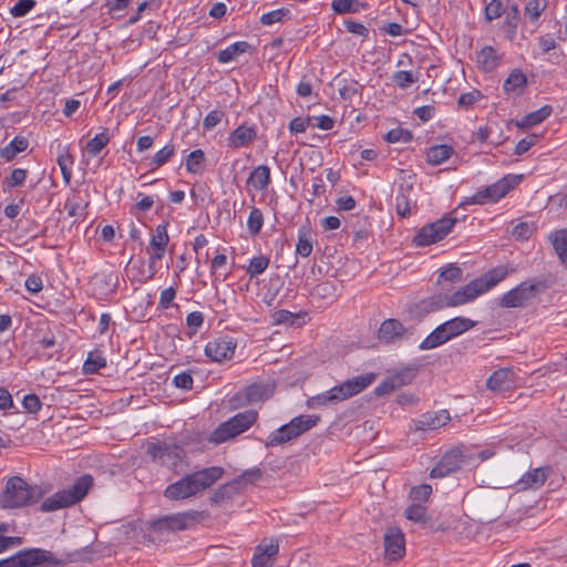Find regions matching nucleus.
I'll return each mask as SVG.
<instances>
[{
    "label": "nucleus",
    "mask_w": 567,
    "mask_h": 567,
    "mask_svg": "<svg viewBox=\"0 0 567 567\" xmlns=\"http://www.w3.org/2000/svg\"><path fill=\"white\" fill-rule=\"evenodd\" d=\"M235 430L231 429L228 421L221 423L209 436V441L215 444H220L229 439L237 436Z\"/></svg>",
    "instance_id": "c9c22d12"
},
{
    "label": "nucleus",
    "mask_w": 567,
    "mask_h": 567,
    "mask_svg": "<svg viewBox=\"0 0 567 567\" xmlns=\"http://www.w3.org/2000/svg\"><path fill=\"white\" fill-rule=\"evenodd\" d=\"M406 382L404 380L403 375H393L388 378L385 381H383L381 384H379L374 392L378 395H384L392 393L395 389L404 385Z\"/></svg>",
    "instance_id": "f704fd0d"
},
{
    "label": "nucleus",
    "mask_w": 567,
    "mask_h": 567,
    "mask_svg": "<svg viewBox=\"0 0 567 567\" xmlns=\"http://www.w3.org/2000/svg\"><path fill=\"white\" fill-rule=\"evenodd\" d=\"M176 297V291L173 287L166 288L162 291L158 306L162 309H167Z\"/></svg>",
    "instance_id": "0e129e2a"
},
{
    "label": "nucleus",
    "mask_w": 567,
    "mask_h": 567,
    "mask_svg": "<svg viewBox=\"0 0 567 567\" xmlns=\"http://www.w3.org/2000/svg\"><path fill=\"white\" fill-rule=\"evenodd\" d=\"M278 542L276 539H264L256 548L259 553L272 558L278 554Z\"/></svg>",
    "instance_id": "8fccbe9b"
},
{
    "label": "nucleus",
    "mask_w": 567,
    "mask_h": 567,
    "mask_svg": "<svg viewBox=\"0 0 567 567\" xmlns=\"http://www.w3.org/2000/svg\"><path fill=\"white\" fill-rule=\"evenodd\" d=\"M476 465L473 454L464 453L461 450H452L443 455L441 461L432 468V477H444L457 470L468 468Z\"/></svg>",
    "instance_id": "6e6552de"
},
{
    "label": "nucleus",
    "mask_w": 567,
    "mask_h": 567,
    "mask_svg": "<svg viewBox=\"0 0 567 567\" xmlns=\"http://www.w3.org/2000/svg\"><path fill=\"white\" fill-rule=\"evenodd\" d=\"M27 178V171L22 168H16L12 171L10 177L7 178L6 183L10 188L21 186Z\"/></svg>",
    "instance_id": "5fc2aeb1"
},
{
    "label": "nucleus",
    "mask_w": 567,
    "mask_h": 567,
    "mask_svg": "<svg viewBox=\"0 0 567 567\" xmlns=\"http://www.w3.org/2000/svg\"><path fill=\"white\" fill-rule=\"evenodd\" d=\"M205 154L202 150H195L186 157L185 167L192 174H199L203 168Z\"/></svg>",
    "instance_id": "e433bc0d"
},
{
    "label": "nucleus",
    "mask_w": 567,
    "mask_h": 567,
    "mask_svg": "<svg viewBox=\"0 0 567 567\" xmlns=\"http://www.w3.org/2000/svg\"><path fill=\"white\" fill-rule=\"evenodd\" d=\"M507 275L508 270L506 267H496L487 271L482 277L476 278V280L483 285V287H481L483 292H486L502 281Z\"/></svg>",
    "instance_id": "393cba45"
},
{
    "label": "nucleus",
    "mask_w": 567,
    "mask_h": 567,
    "mask_svg": "<svg viewBox=\"0 0 567 567\" xmlns=\"http://www.w3.org/2000/svg\"><path fill=\"white\" fill-rule=\"evenodd\" d=\"M35 6L34 0H19L12 8L11 13L14 17H23Z\"/></svg>",
    "instance_id": "603ef678"
},
{
    "label": "nucleus",
    "mask_w": 567,
    "mask_h": 567,
    "mask_svg": "<svg viewBox=\"0 0 567 567\" xmlns=\"http://www.w3.org/2000/svg\"><path fill=\"white\" fill-rule=\"evenodd\" d=\"M375 380V374L370 372L357 375L352 379L346 380L341 384L331 388L320 394L311 396L307 401V406L315 409L328 404H333L347 400L370 386Z\"/></svg>",
    "instance_id": "f03ea898"
},
{
    "label": "nucleus",
    "mask_w": 567,
    "mask_h": 567,
    "mask_svg": "<svg viewBox=\"0 0 567 567\" xmlns=\"http://www.w3.org/2000/svg\"><path fill=\"white\" fill-rule=\"evenodd\" d=\"M236 343H234L233 340L216 339L206 344L205 353L212 360L221 362L233 358Z\"/></svg>",
    "instance_id": "dca6fc26"
},
{
    "label": "nucleus",
    "mask_w": 567,
    "mask_h": 567,
    "mask_svg": "<svg viewBox=\"0 0 567 567\" xmlns=\"http://www.w3.org/2000/svg\"><path fill=\"white\" fill-rule=\"evenodd\" d=\"M169 237L164 225H158L151 238L150 245L146 249L148 254V269L150 275L147 279H152L156 274V262L161 260L166 251Z\"/></svg>",
    "instance_id": "9d476101"
},
{
    "label": "nucleus",
    "mask_w": 567,
    "mask_h": 567,
    "mask_svg": "<svg viewBox=\"0 0 567 567\" xmlns=\"http://www.w3.org/2000/svg\"><path fill=\"white\" fill-rule=\"evenodd\" d=\"M475 322L468 318L456 317L435 328L421 343V350H431L444 344L449 340L468 331Z\"/></svg>",
    "instance_id": "20e7f679"
},
{
    "label": "nucleus",
    "mask_w": 567,
    "mask_h": 567,
    "mask_svg": "<svg viewBox=\"0 0 567 567\" xmlns=\"http://www.w3.org/2000/svg\"><path fill=\"white\" fill-rule=\"evenodd\" d=\"M549 239L560 262L567 268V230H557L549 235Z\"/></svg>",
    "instance_id": "a878e982"
},
{
    "label": "nucleus",
    "mask_w": 567,
    "mask_h": 567,
    "mask_svg": "<svg viewBox=\"0 0 567 567\" xmlns=\"http://www.w3.org/2000/svg\"><path fill=\"white\" fill-rule=\"evenodd\" d=\"M520 178L522 176L519 175H507L486 188L478 190L472 197H468L466 203L478 205H483L488 202L495 203L504 197L511 189L516 187L520 182Z\"/></svg>",
    "instance_id": "0eeeda50"
},
{
    "label": "nucleus",
    "mask_w": 567,
    "mask_h": 567,
    "mask_svg": "<svg viewBox=\"0 0 567 567\" xmlns=\"http://www.w3.org/2000/svg\"><path fill=\"white\" fill-rule=\"evenodd\" d=\"M359 2L357 0H333L331 7L337 13L355 12Z\"/></svg>",
    "instance_id": "a18cd8bd"
},
{
    "label": "nucleus",
    "mask_w": 567,
    "mask_h": 567,
    "mask_svg": "<svg viewBox=\"0 0 567 567\" xmlns=\"http://www.w3.org/2000/svg\"><path fill=\"white\" fill-rule=\"evenodd\" d=\"M152 454L155 460L172 468H177L184 457V452L181 447L167 443L152 446Z\"/></svg>",
    "instance_id": "4468645a"
},
{
    "label": "nucleus",
    "mask_w": 567,
    "mask_h": 567,
    "mask_svg": "<svg viewBox=\"0 0 567 567\" xmlns=\"http://www.w3.org/2000/svg\"><path fill=\"white\" fill-rule=\"evenodd\" d=\"M92 484V477L84 475L80 477L71 487L62 489L48 497L41 504L42 512H53L80 502L87 493Z\"/></svg>",
    "instance_id": "39448f33"
},
{
    "label": "nucleus",
    "mask_w": 567,
    "mask_h": 567,
    "mask_svg": "<svg viewBox=\"0 0 567 567\" xmlns=\"http://www.w3.org/2000/svg\"><path fill=\"white\" fill-rule=\"evenodd\" d=\"M319 420L320 419L317 415L302 414L293 417L289 423L291 424V427L295 430L296 434L299 436L316 426Z\"/></svg>",
    "instance_id": "2f4dec72"
},
{
    "label": "nucleus",
    "mask_w": 567,
    "mask_h": 567,
    "mask_svg": "<svg viewBox=\"0 0 567 567\" xmlns=\"http://www.w3.org/2000/svg\"><path fill=\"white\" fill-rule=\"evenodd\" d=\"M539 290V285L524 281L517 287L507 291L501 299V305L506 308L523 307L526 302L532 300Z\"/></svg>",
    "instance_id": "9b49d317"
},
{
    "label": "nucleus",
    "mask_w": 567,
    "mask_h": 567,
    "mask_svg": "<svg viewBox=\"0 0 567 567\" xmlns=\"http://www.w3.org/2000/svg\"><path fill=\"white\" fill-rule=\"evenodd\" d=\"M249 49V43L246 41H239L230 44L226 49L219 51L218 61L220 63H228L236 60L240 54L245 53Z\"/></svg>",
    "instance_id": "c756f323"
},
{
    "label": "nucleus",
    "mask_w": 567,
    "mask_h": 567,
    "mask_svg": "<svg viewBox=\"0 0 567 567\" xmlns=\"http://www.w3.org/2000/svg\"><path fill=\"white\" fill-rule=\"evenodd\" d=\"M514 385V372L504 368L495 371L486 381L487 389L492 391H505Z\"/></svg>",
    "instance_id": "f3484780"
},
{
    "label": "nucleus",
    "mask_w": 567,
    "mask_h": 567,
    "mask_svg": "<svg viewBox=\"0 0 567 567\" xmlns=\"http://www.w3.org/2000/svg\"><path fill=\"white\" fill-rule=\"evenodd\" d=\"M257 420V412L254 410H247L238 413L228 420L233 430L238 435L248 430Z\"/></svg>",
    "instance_id": "5701e85b"
},
{
    "label": "nucleus",
    "mask_w": 567,
    "mask_h": 567,
    "mask_svg": "<svg viewBox=\"0 0 567 567\" xmlns=\"http://www.w3.org/2000/svg\"><path fill=\"white\" fill-rule=\"evenodd\" d=\"M270 392L269 384H254L246 388L243 395L248 403H257L268 399Z\"/></svg>",
    "instance_id": "7c9ffc66"
},
{
    "label": "nucleus",
    "mask_w": 567,
    "mask_h": 567,
    "mask_svg": "<svg viewBox=\"0 0 567 567\" xmlns=\"http://www.w3.org/2000/svg\"><path fill=\"white\" fill-rule=\"evenodd\" d=\"M477 64L483 71L489 72L497 68L499 56L492 47H484L477 54Z\"/></svg>",
    "instance_id": "bb28decb"
},
{
    "label": "nucleus",
    "mask_w": 567,
    "mask_h": 567,
    "mask_svg": "<svg viewBox=\"0 0 567 567\" xmlns=\"http://www.w3.org/2000/svg\"><path fill=\"white\" fill-rule=\"evenodd\" d=\"M455 218L444 217L424 226L414 237L416 246H427L442 240L453 228Z\"/></svg>",
    "instance_id": "1a4fd4ad"
},
{
    "label": "nucleus",
    "mask_w": 567,
    "mask_h": 567,
    "mask_svg": "<svg viewBox=\"0 0 567 567\" xmlns=\"http://www.w3.org/2000/svg\"><path fill=\"white\" fill-rule=\"evenodd\" d=\"M106 364L105 359L99 353H90L87 359L83 364V371L86 374H92L97 372L101 368H104Z\"/></svg>",
    "instance_id": "79ce46f5"
},
{
    "label": "nucleus",
    "mask_w": 567,
    "mask_h": 567,
    "mask_svg": "<svg viewBox=\"0 0 567 567\" xmlns=\"http://www.w3.org/2000/svg\"><path fill=\"white\" fill-rule=\"evenodd\" d=\"M270 182V169L266 165H259L250 173L247 184L255 190H265Z\"/></svg>",
    "instance_id": "4be33fe9"
},
{
    "label": "nucleus",
    "mask_w": 567,
    "mask_h": 567,
    "mask_svg": "<svg viewBox=\"0 0 567 567\" xmlns=\"http://www.w3.org/2000/svg\"><path fill=\"white\" fill-rule=\"evenodd\" d=\"M271 566H272V558L256 550V553L252 557V567H271Z\"/></svg>",
    "instance_id": "774afa93"
},
{
    "label": "nucleus",
    "mask_w": 567,
    "mask_h": 567,
    "mask_svg": "<svg viewBox=\"0 0 567 567\" xmlns=\"http://www.w3.org/2000/svg\"><path fill=\"white\" fill-rule=\"evenodd\" d=\"M298 437L295 430L291 427L290 423H287L282 426H280L278 430L271 432L268 437L266 445L267 446H277L280 444H284L286 442H289L293 439Z\"/></svg>",
    "instance_id": "b1692460"
},
{
    "label": "nucleus",
    "mask_w": 567,
    "mask_h": 567,
    "mask_svg": "<svg viewBox=\"0 0 567 567\" xmlns=\"http://www.w3.org/2000/svg\"><path fill=\"white\" fill-rule=\"evenodd\" d=\"M453 153L452 147L447 145H436L431 147L426 153V161L431 165H440L447 161Z\"/></svg>",
    "instance_id": "473e14b6"
},
{
    "label": "nucleus",
    "mask_w": 567,
    "mask_h": 567,
    "mask_svg": "<svg viewBox=\"0 0 567 567\" xmlns=\"http://www.w3.org/2000/svg\"><path fill=\"white\" fill-rule=\"evenodd\" d=\"M527 81L526 76L519 70H514L503 84V89L506 93L519 95L525 87Z\"/></svg>",
    "instance_id": "cd10ccee"
},
{
    "label": "nucleus",
    "mask_w": 567,
    "mask_h": 567,
    "mask_svg": "<svg viewBox=\"0 0 567 567\" xmlns=\"http://www.w3.org/2000/svg\"><path fill=\"white\" fill-rule=\"evenodd\" d=\"M289 11L287 9H277L270 12H267L261 16L260 22L265 25H271L274 23L280 22Z\"/></svg>",
    "instance_id": "de8ad7c7"
},
{
    "label": "nucleus",
    "mask_w": 567,
    "mask_h": 567,
    "mask_svg": "<svg viewBox=\"0 0 567 567\" xmlns=\"http://www.w3.org/2000/svg\"><path fill=\"white\" fill-rule=\"evenodd\" d=\"M21 559V567H32L37 565L55 566L60 561L52 555V553L33 548L18 553Z\"/></svg>",
    "instance_id": "2eb2a0df"
},
{
    "label": "nucleus",
    "mask_w": 567,
    "mask_h": 567,
    "mask_svg": "<svg viewBox=\"0 0 567 567\" xmlns=\"http://www.w3.org/2000/svg\"><path fill=\"white\" fill-rule=\"evenodd\" d=\"M385 558L398 560L405 553V539L402 530L398 527H390L384 534Z\"/></svg>",
    "instance_id": "ddd939ff"
},
{
    "label": "nucleus",
    "mask_w": 567,
    "mask_h": 567,
    "mask_svg": "<svg viewBox=\"0 0 567 567\" xmlns=\"http://www.w3.org/2000/svg\"><path fill=\"white\" fill-rule=\"evenodd\" d=\"M405 515L410 520L423 522L425 518V508L420 504H414L406 508Z\"/></svg>",
    "instance_id": "6e6d98bb"
},
{
    "label": "nucleus",
    "mask_w": 567,
    "mask_h": 567,
    "mask_svg": "<svg viewBox=\"0 0 567 567\" xmlns=\"http://www.w3.org/2000/svg\"><path fill=\"white\" fill-rule=\"evenodd\" d=\"M393 81L399 87L404 89L410 86L415 80L411 72L398 71L393 75Z\"/></svg>",
    "instance_id": "13d9d810"
},
{
    "label": "nucleus",
    "mask_w": 567,
    "mask_h": 567,
    "mask_svg": "<svg viewBox=\"0 0 567 567\" xmlns=\"http://www.w3.org/2000/svg\"><path fill=\"white\" fill-rule=\"evenodd\" d=\"M256 137V132L252 127L240 125L228 137V145L234 148H239L250 143Z\"/></svg>",
    "instance_id": "412c9836"
},
{
    "label": "nucleus",
    "mask_w": 567,
    "mask_h": 567,
    "mask_svg": "<svg viewBox=\"0 0 567 567\" xmlns=\"http://www.w3.org/2000/svg\"><path fill=\"white\" fill-rule=\"evenodd\" d=\"M221 117L223 113L219 111L209 112L203 121L204 128L212 130L221 121Z\"/></svg>",
    "instance_id": "338daca9"
},
{
    "label": "nucleus",
    "mask_w": 567,
    "mask_h": 567,
    "mask_svg": "<svg viewBox=\"0 0 567 567\" xmlns=\"http://www.w3.org/2000/svg\"><path fill=\"white\" fill-rule=\"evenodd\" d=\"M109 141V134L106 132H102L87 142L86 150L92 155H97L106 146Z\"/></svg>",
    "instance_id": "a19ab883"
},
{
    "label": "nucleus",
    "mask_w": 567,
    "mask_h": 567,
    "mask_svg": "<svg viewBox=\"0 0 567 567\" xmlns=\"http://www.w3.org/2000/svg\"><path fill=\"white\" fill-rule=\"evenodd\" d=\"M450 420V414L446 410H441L434 413H427L421 416L416 422V429L421 431L435 430L445 425Z\"/></svg>",
    "instance_id": "a211bd4d"
},
{
    "label": "nucleus",
    "mask_w": 567,
    "mask_h": 567,
    "mask_svg": "<svg viewBox=\"0 0 567 567\" xmlns=\"http://www.w3.org/2000/svg\"><path fill=\"white\" fill-rule=\"evenodd\" d=\"M194 522V516L188 513H177L164 516L152 523V528L156 532H178L189 527Z\"/></svg>",
    "instance_id": "f8f14e48"
},
{
    "label": "nucleus",
    "mask_w": 567,
    "mask_h": 567,
    "mask_svg": "<svg viewBox=\"0 0 567 567\" xmlns=\"http://www.w3.org/2000/svg\"><path fill=\"white\" fill-rule=\"evenodd\" d=\"M221 475L223 470L217 466L192 473L168 485L164 491V496L172 501L195 496L215 484Z\"/></svg>",
    "instance_id": "f257e3e1"
},
{
    "label": "nucleus",
    "mask_w": 567,
    "mask_h": 567,
    "mask_svg": "<svg viewBox=\"0 0 567 567\" xmlns=\"http://www.w3.org/2000/svg\"><path fill=\"white\" fill-rule=\"evenodd\" d=\"M312 120L311 126H316L323 131H329L333 127V120L328 115H319L310 117Z\"/></svg>",
    "instance_id": "680f3d73"
},
{
    "label": "nucleus",
    "mask_w": 567,
    "mask_h": 567,
    "mask_svg": "<svg viewBox=\"0 0 567 567\" xmlns=\"http://www.w3.org/2000/svg\"><path fill=\"white\" fill-rule=\"evenodd\" d=\"M264 225V215L260 209L252 208L250 210L248 220H247V227L250 234L257 235Z\"/></svg>",
    "instance_id": "37998d69"
},
{
    "label": "nucleus",
    "mask_w": 567,
    "mask_h": 567,
    "mask_svg": "<svg viewBox=\"0 0 567 567\" xmlns=\"http://www.w3.org/2000/svg\"><path fill=\"white\" fill-rule=\"evenodd\" d=\"M40 497V491L30 486L23 478L13 476L8 480L0 495L2 508H19L35 503Z\"/></svg>",
    "instance_id": "7ed1b4c3"
},
{
    "label": "nucleus",
    "mask_w": 567,
    "mask_h": 567,
    "mask_svg": "<svg viewBox=\"0 0 567 567\" xmlns=\"http://www.w3.org/2000/svg\"><path fill=\"white\" fill-rule=\"evenodd\" d=\"M58 165L62 172L63 179L66 184L70 183L72 177L71 167L73 165L72 155L65 150L58 156Z\"/></svg>",
    "instance_id": "58836bf2"
},
{
    "label": "nucleus",
    "mask_w": 567,
    "mask_h": 567,
    "mask_svg": "<svg viewBox=\"0 0 567 567\" xmlns=\"http://www.w3.org/2000/svg\"><path fill=\"white\" fill-rule=\"evenodd\" d=\"M440 277L449 281H461L462 270L460 267L450 266L441 272Z\"/></svg>",
    "instance_id": "69168bd1"
},
{
    "label": "nucleus",
    "mask_w": 567,
    "mask_h": 567,
    "mask_svg": "<svg viewBox=\"0 0 567 567\" xmlns=\"http://www.w3.org/2000/svg\"><path fill=\"white\" fill-rule=\"evenodd\" d=\"M551 113V107L549 105L542 106L537 111H534L526 116L518 123V126L527 127L533 126L536 124H539L544 120H546Z\"/></svg>",
    "instance_id": "72a5a7b5"
},
{
    "label": "nucleus",
    "mask_w": 567,
    "mask_h": 567,
    "mask_svg": "<svg viewBox=\"0 0 567 567\" xmlns=\"http://www.w3.org/2000/svg\"><path fill=\"white\" fill-rule=\"evenodd\" d=\"M482 284L477 282L476 279L472 280L466 286H463L453 293H437L429 299V308L431 310H439L443 308L458 307L467 302L473 301L478 296L483 295Z\"/></svg>",
    "instance_id": "423d86ee"
},
{
    "label": "nucleus",
    "mask_w": 567,
    "mask_h": 567,
    "mask_svg": "<svg viewBox=\"0 0 567 567\" xmlns=\"http://www.w3.org/2000/svg\"><path fill=\"white\" fill-rule=\"evenodd\" d=\"M405 333V329L401 322L394 319L385 320L379 329L380 340L389 343L394 341L396 338L402 337Z\"/></svg>",
    "instance_id": "aec40b11"
},
{
    "label": "nucleus",
    "mask_w": 567,
    "mask_h": 567,
    "mask_svg": "<svg viewBox=\"0 0 567 567\" xmlns=\"http://www.w3.org/2000/svg\"><path fill=\"white\" fill-rule=\"evenodd\" d=\"M548 476V470L547 468H534L529 472H527L518 482H517V488L518 489H528V488H539L546 481Z\"/></svg>",
    "instance_id": "6ab92c4d"
},
{
    "label": "nucleus",
    "mask_w": 567,
    "mask_h": 567,
    "mask_svg": "<svg viewBox=\"0 0 567 567\" xmlns=\"http://www.w3.org/2000/svg\"><path fill=\"white\" fill-rule=\"evenodd\" d=\"M261 476V472L258 468L248 470L245 473L240 475L234 483L243 486L246 484H251L256 481H258Z\"/></svg>",
    "instance_id": "864d4df0"
},
{
    "label": "nucleus",
    "mask_w": 567,
    "mask_h": 567,
    "mask_svg": "<svg viewBox=\"0 0 567 567\" xmlns=\"http://www.w3.org/2000/svg\"><path fill=\"white\" fill-rule=\"evenodd\" d=\"M312 120L308 117H295L289 123V131L293 134L303 133L307 127L311 126Z\"/></svg>",
    "instance_id": "3c124183"
},
{
    "label": "nucleus",
    "mask_w": 567,
    "mask_h": 567,
    "mask_svg": "<svg viewBox=\"0 0 567 567\" xmlns=\"http://www.w3.org/2000/svg\"><path fill=\"white\" fill-rule=\"evenodd\" d=\"M29 142L23 136H16L8 145L0 150V156L6 161H12L17 154L27 150Z\"/></svg>",
    "instance_id": "c85d7f7f"
},
{
    "label": "nucleus",
    "mask_w": 567,
    "mask_h": 567,
    "mask_svg": "<svg viewBox=\"0 0 567 567\" xmlns=\"http://www.w3.org/2000/svg\"><path fill=\"white\" fill-rule=\"evenodd\" d=\"M503 4L501 0H491L485 8V16L487 20H494L501 17Z\"/></svg>",
    "instance_id": "bf43d9fd"
},
{
    "label": "nucleus",
    "mask_w": 567,
    "mask_h": 567,
    "mask_svg": "<svg viewBox=\"0 0 567 567\" xmlns=\"http://www.w3.org/2000/svg\"><path fill=\"white\" fill-rule=\"evenodd\" d=\"M268 265L269 259L262 255H259L250 259L246 270L250 277H256L261 275L267 269Z\"/></svg>",
    "instance_id": "ea45409f"
},
{
    "label": "nucleus",
    "mask_w": 567,
    "mask_h": 567,
    "mask_svg": "<svg viewBox=\"0 0 567 567\" xmlns=\"http://www.w3.org/2000/svg\"><path fill=\"white\" fill-rule=\"evenodd\" d=\"M23 408L30 413H37L41 408V402L35 394H28L22 401Z\"/></svg>",
    "instance_id": "e2e57ef3"
},
{
    "label": "nucleus",
    "mask_w": 567,
    "mask_h": 567,
    "mask_svg": "<svg viewBox=\"0 0 567 567\" xmlns=\"http://www.w3.org/2000/svg\"><path fill=\"white\" fill-rule=\"evenodd\" d=\"M431 493H432V487L426 484L413 487L411 489V496L413 497V499L419 501V502L426 501L429 498V496L431 495Z\"/></svg>",
    "instance_id": "052dcab7"
},
{
    "label": "nucleus",
    "mask_w": 567,
    "mask_h": 567,
    "mask_svg": "<svg viewBox=\"0 0 567 567\" xmlns=\"http://www.w3.org/2000/svg\"><path fill=\"white\" fill-rule=\"evenodd\" d=\"M174 151L173 145L164 146L153 156L151 164L155 167L164 165L173 156Z\"/></svg>",
    "instance_id": "49530a36"
},
{
    "label": "nucleus",
    "mask_w": 567,
    "mask_h": 567,
    "mask_svg": "<svg viewBox=\"0 0 567 567\" xmlns=\"http://www.w3.org/2000/svg\"><path fill=\"white\" fill-rule=\"evenodd\" d=\"M534 227L532 224L520 221L513 227L512 235L517 239H527L532 236Z\"/></svg>",
    "instance_id": "09e8293b"
},
{
    "label": "nucleus",
    "mask_w": 567,
    "mask_h": 567,
    "mask_svg": "<svg viewBox=\"0 0 567 567\" xmlns=\"http://www.w3.org/2000/svg\"><path fill=\"white\" fill-rule=\"evenodd\" d=\"M385 140L389 143H398V142L406 143L412 140V134L409 131L396 127L386 133Z\"/></svg>",
    "instance_id": "c03bdc74"
},
{
    "label": "nucleus",
    "mask_w": 567,
    "mask_h": 567,
    "mask_svg": "<svg viewBox=\"0 0 567 567\" xmlns=\"http://www.w3.org/2000/svg\"><path fill=\"white\" fill-rule=\"evenodd\" d=\"M546 7L547 0H527L525 6V16L532 22H536Z\"/></svg>",
    "instance_id": "4c0bfd02"
},
{
    "label": "nucleus",
    "mask_w": 567,
    "mask_h": 567,
    "mask_svg": "<svg viewBox=\"0 0 567 567\" xmlns=\"http://www.w3.org/2000/svg\"><path fill=\"white\" fill-rule=\"evenodd\" d=\"M84 207L85 204L82 200H78L76 198L68 199L64 205L68 215L71 217H79L82 214Z\"/></svg>",
    "instance_id": "4d7b16f0"
}]
</instances>
